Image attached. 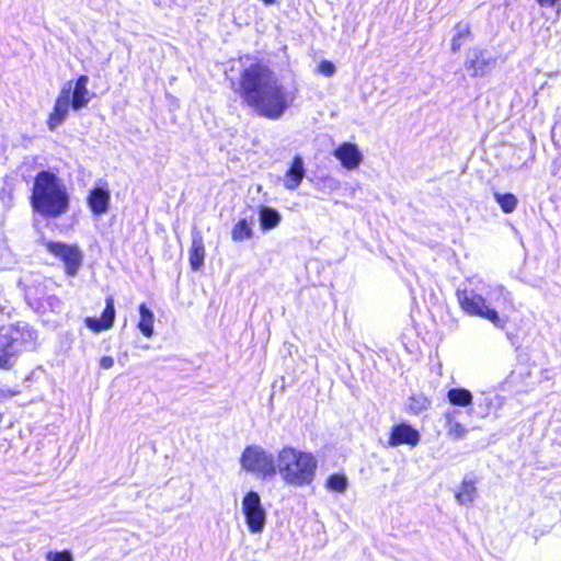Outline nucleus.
Returning <instances> with one entry per match:
<instances>
[{
	"mask_svg": "<svg viewBox=\"0 0 561 561\" xmlns=\"http://www.w3.org/2000/svg\"><path fill=\"white\" fill-rule=\"evenodd\" d=\"M237 93L256 114L273 121L283 117L296 100V92L262 64H252L241 72Z\"/></svg>",
	"mask_w": 561,
	"mask_h": 561,
	"instance_id": "1",
	"label": "nucleus"
},
{
	"mask_svg": "<svg viewBox=\"0 0 561 561\" xmlns=\"http://www.w3.org/2000/svg\"><path fill=\"white\" fill-rule=\"evenodd\" d=\"M31 204L33 209L43 217H60L70 206L66 184L51 171L38 172L33 183Z\"/></svg>",
	"mask_w": 561,
	"mask_h": 561,
	"instance_id": "2",
	"label": "nucleus"
},
{
	"mask_svg": "<svg viewBox=\"0 0 561 561\" xmlns=\"http://www.w3.org/2000/svg\"><path fill=\"white\" fill-rule=\"evenodd\" d=\"M318 460L312 453L286 446L277 454V473L291 486L300 488L312 483Z\"/></svg>",
	"mask_w": 561,
	"mask_h": 561,
	"instance_id": "3",
	"label": "nucleus"
},
{
	"mask_svg": "<svg viewBox=\"0 0 561 561\" xmlns=\"http://www.w3.org/2000/svg\"><path fill=\"white\" fill-rule=\"evenodd\" d=\"M36 332L26 323L0 328V367L9 368L15 356L34 346Z\"/></svg>",
	"mask_w": 561,
	"mask_h": 561,
	"instance_id": "4",
	"label": "nucleus"
},
{
	"mask_svg": "<svg viewBox=\"0 0 561 561\" xmlns=\"http://www.w3.org/2000/svg\"><path fill=\"white\" fill-rule=\"evenodd\" d=\"M240 463L243 470L262 479H271L277 473V459L257 445L245 447Z\"/></svg>",
	"mask_w": 561,
	"mask_h": 561,
	"instance_id": "5",
	"label": "nucleus"
},
{
	"mask_svg": "<svg viewBox=\"0 0 561 561\" xmlns=\"http://www.w3.org/2000/svg\"><path fill=\"white\" fill-rule=\"evenodd\" d=\"M457 300L461 309L470 314L489 320L494 327L504 329L507 320L499 316L497 311L486 305L485 298L474 290L457 289Z\"/></svg>",
	"mask_w": 561,
	"mask_h": 561,
	"instance_id": "6",
	"label": "nucleus"
},
{
	"mask_svg": "<svg viewBox=\"0 0 561 561\" xmlns=\"http://www.w3.org/2000/svg\"><path fill=\"white\" fill-rule=\"evenodd\" d=\"M241 508L250 533L261 534L264 530L267 514L260 494L255 491L247 492L242 499Z\"/></svg>",
	"mask_w": 561,
	"mask_h": 561,
	"instance_id": "7",
	"label": "nucleus"
},
{
	"mask_svg": "<svg viewBox=\"0 0 561 561\" xmlns=\"http://www.w3.org/2000/svg\"><path fill=\"white\" fill-rule=\"evenodd\" d=\"M46 249L64 261L68 275L75 276L77 274L82 262V254L77 247L49 241L46 242Z\"/></svg>",
	"mask_w": 561,
	"mask_h": 561,
	"instance_id": "8",
	"label": "nucleus"
},
{
	"mask_svg": "<svg viewBox=\"0 0 561 561\" xmlns=\"http://www.w3.org/2000/svg\"><path fill=\"white\" fill-rule=\"evenodd\" d=\"M495 65V58L486 50L474 48L469 51L468 59L465 62L466 69L472 77H483Z\"/></svg>",
	"mask_w": 561,
	"mask_h": 561,
	"instance_id": "9",
	"label": "nucleus"
},
{
	"mask_svg": "<svg viewBox=\"0 0 561 561\" xmlns=\"http://www.w3.org/2000/svg\"><path fill=\"white\" fill-rule=\"evenodd\" d=\"M72 82L68 81L61 89L58 98L56 99L54 110L49 115L48 125L50 129H54L58 125H60L67 117L69 113V107L71 106L70 95H71Z\"/></svg>",
	"mask_w": 561,
	"mask_h": 561,
	"instance_id": "10",
	"label": "nucleus"
},
{
	"mask_svg": "<svg viewBox=\"0 0 561 561\" xmlns=\"http://www.w3.org/2000/svg\"><path fill=\"white\" fill-rule=\"evenodd\" d=\"M421 435L417 430L412 427L410 424L401 423L394 425L391 428V434L388 440L390 447H397L399 445L416 446L420 442Z\"/></svg>",
	"mask_w": 561,
	"mask_h": 561,
	"instance_id": "11",
	"label": "nucleus"
},
{
	"mask_svg": "<svg viewBox=\"0 0 561 561\" xmlns=\"http://www.w3.org/2000/svg\"><path fill=\"white\" fill-rule=\"evenodd\" d=\"M115 320V307L112 296L105 299V308L101 318L88 317L84 320L85 325L93 332H102L113 327Z\"/></svg>",
	"mask_w": 561,
	"mask_h": 561,
	"instance_id": "12",
	"label": "nucleus"
},
{
	"mask_svg": "<svg viewBox=\"0 0 561 561\" xmlns=\"http://www.w3.org/2000/svg\"><path fill=\"white\" fill-rule=\"evenodd\" d=\"M333 156L347 170L356 169L363 161V154L357 145L352 142H343L334 151Z\"/></svg>",
	"mask_w": 561,
	"mask_h": 561,
	"instance_id": "13",
	"label": "nucleus"
},
{
	"mask_svg": "<svg viewBox=\"0 0 561 561\" xmlns=\"http://www.w3.org/2000/svg\"><path fill=\"white\" fill-rule=\"evenodd\" d=\"M111 194L107 185H96L88 196V205L95 216H101L108 210Z\"/></svg>",
	"mask_w": 561,
	"mask_h": 561,
	"instance_id": "14",
	"label": "nucleus"
},
{
	"mask_svg": "<svg viewBox=\"0 0 561 561\" xmlns=\"http://www.w3.org/2000/svg\"><path fill=\"white\" fill-rule=\"evenodd\" d=\"M306 175L305 162L301 156H295L287 169L283 184L287 190H296Z\"/></svg>",
	"mask_w": 561,
	"mask_h": 561,
	"instance_id": "15",
	"label": "nucleus"
},
{
	"mask_svg": "<svg viewBox=\"0 0 561 561\" xmlns=\"http://www.w3.org/2000/svg\"><path fill=\"white\" fill-rule=\"evenodd\" d=\"M89 77L85 75L80 76L73 89H71V107L75 111H79L88 105L92 98V93L88 90Z\"/></svg>",
	"mask_w": 561,
	"mask_h": 561,
	"instance_id": "16",
	"label": "nucleus"
},
{
	"mask_svg": "<svg viewBox=\"0 0 561 561\" xmlns=\"http://www.w3.org/2000/svg\"><path fill=\"white\" fill-rule=\"evenodd\" d=\"M205 247L204 239L199 231H193L192 245L190 249V265L193 271L199 270L204 264Z\"/></svg>",
	"mask_w": 561,
	"mask_h": 561,
	"instance_id": "17",
	"label": "nucleus"
},
{
	"mask_svg": "<svg viewBox=\"0 0 561 561\" xmlns=\"http://www.w3.org/2000/svg\"><path fill=\"white\" fill-rule=\"evenodd\" d=\"M259 220L262 231H268L279 225L282 216L279 211L273 207L260 206Z\"/></svg>",
	"mask_w": 561,
	"mask_h": 561,
	"instance_id": "18",
	"label": "nucleus"
},
{
	"mask_svg": "<svg viewBox=\"0 0 561 561\" xmlns=\"http://www.w3.org/2000/svg\"><path fill=\"white\" fill-rule=\"evenodd\" d=\"M138 309L140 316L138 329L146 337H151L153 335L154 314L145 304H141Z\"/></svg>",
	"mask_w": 561,
	"mask_h": 561,
	"instance_id": "19",
	"label": "nucleus"
},
{
	"mask_svg": "<svg viewBox=\"0 0 561 561\" xmlns=\"http://www.w3.org/2000/svg\"><path fill=\"white\" fill-rule=\"evenodd\" d=\"M455 412L447 411L445 413L447 435L453 440H459L465 437L467 430L465 426L455 420Z\"/></svg>",
	"mask_w": 561,
	"mask_h": 561,
	"instance_id": "20",
	"label": "nucleus"
},
{
	"mask_svg": "<svg viewBox=\"0 0 561 561\" xmlns=\"http://www.w3.org/2000/svg\"><path fill=\"white\" fill-rule=\"evenodd\" d=\"M477 495V489L472 480L465 479L456 493V500L460 505H470Z\"/></svg>",
	"mask_w": 561,
	"mask_h": 561,
	"instance_id": "21",
	"label": "nucleus"
},
{
	"mask_svg": "<svg viewBox=\"0 0 561 561\" xmlns=\"http://www.w3.org/2000/svg\"><path fill=\"white\" fill-rule=\"evenodd\" d=\"M448 401L453 405L468 407L472 403V393L465 388H453L447 392Z\"/></svg>",
	"mask_w": 561,
	"mask_h": 561,
	"instance_id": "22",
	"label": "nucleus"
},
{
	"mask_svg": "<svg viewBox=\"0 0 561 561\" xmlns=\"http://www.w3.org/2000/svg\"><path fill=\"white\" fill-rule=\"evenodd\" d=\"M430 407L431 400L422 393L411 396L407 401L408 412L415 415L426 411Z\"/></svg>",
	"mask_w": 561,
	"mask_h": 561,
	"instance_id": "23",
	"label": "nucleus"
},
{
	"mask_svg": "<svg viewBox=\"0 0 561 561\" xmlns=\"http://www.w3.org/2000/svg\"><path fill=\"white\" fill-rule=\"evenodd\" d=\"M231 237L234 242H242L253 237V229L247 219H241L233 226Z\"/></svg>",
	"mask_w": 561,
	"mask_h": 561,
	"instance_id": "24",
	"label": "nucleus"
},
{
	"mask_svg": "<svg viewBox=\"0 0 561 561\" xmlns=\"http://www.w3.org/2000/svg\"><path fill=\"white\" fill-rule=\"evenodd\" d=\"M494 198H495L496 203L500 205L503 213L511 214L516 209L518 201L514 194H512V193H505V194L494 193Z\"/></svg>",
	"mask_w": 561,
	"mask_h": 561,
	"instance_id": "25",
	"label": "nucleus"
},
{
	"mask_svg": "<svg viewBox=\"0 0 561 561\" xmlns=\"http://www.w3.org/2000/svg\"><path fill=\"white\" fill-rule=\"evenodd\" d=\"M347 478L344 474H332L327 480V488L331 491L344 493L347 489Z\"/></svg>",
	"mask_w": 561,
	"mask_h": 561,
	"instance_id": "26",
	"label": "nucleus"
},
{
	"mask_svg": "<svg viewBox=\"0 0 561 561\" xmlns=\"http://www.w3.org/2000/svg\"><path fill=\"white\" fill-rule=\"evenodd\" d=\"M470 33L468 25H457L456 27V34L454 35L451 39V50L458 51L462 45V38L468 36Z\"/></svg>",
	"mask_w": 561,
	"mask_h": 561,
	"instance_id": "27",
	"label": "nucleus"
},
{
	"mask_svg": "<svg viewBox=\"0 0 561 561\" xmlns=\"http://www.w3.org/2000/svg\"><path fill=\"white\" fill-rule=\"evenodd\" d=\"M46 561H73V557L69 550L49 551L46 554Z\"/></svg>",
	"mask_w": 561,
	"mask_h": 561,
	"instance_id": "28",
	"label": "nucleus"
},
{
	"mask_svg": "<svg viewBox=\"0 0 561 561\" xmlns=\"http://www.w3.org/2000/svg\"><path fill=\"white\" fill-rule=\"evenodd\" d=\"M335 70L336 68L334 64L329 60H322L318 66V71L325 77L333 76L335 73Z\"/></svg>",
	"mask_w": 561,
	"mask_h": 561,
	"instance_id": "29",
	"label": "nucleus"
},
{
	"mask_svg": "<svg viewBox=\"0 0 561 561\" xmlns=\"http://www.w3.org/2000/svg\"><path fill=\"white\" fill-rule=\"evenodd\" d=\"M114 365V358L111 357V356H103L101 359H100V366L101 368L103 369H110L112 368Z\"/></svg>",
	"mask_w": 561,
	"mask_h": 561,
	"instance_id": "30",
	"label": "nucleus"
},
{
	"mask_svg": "<svg viewBox=\"0 0 561 561\" xmlns=\"http://www.w3.org/2000/svg\"><path fill=\"white\" fill-rule=\"evenodd\" d=\"M494 400L499 403V405H501V404H502V402H503V398H502V397H500V396H495V397H494Z\"/></svg>",
	"mask_w": 561,
	"mask_h": 561,
	"instance_id": "31",
	"label": "nucleus"
},
{
	"mask_svg": "<svg viewBox=\"0 0 561 561\" xmlns=\"http://www.w3.org/2000/svg\"><path fill=\"white\" fill-rule=\"evenodd\" d=\"M265 4H273L276 0H262Z\"/></svg>",
	"mask_w": 561,
	"mask_h": 561,
	"instance_id": "32",
	"label": "nucleus"
},
{
	"mask_svg": "<svg viewBox=\"0 0 561 561\" xmlns=\"http://www.w3.org/2000/svg\"><path fill=\"white\" fill-rule=\"evenodd\" d=\"M499 289H500L501 294H503V293H504V287L499 286Z\"/></svg>",
	"mask_w": 561,
	"mask_h": 561,
	"instance_id": "33",
	"label": "nucleus"
},
{
	"mask_svg": "<svg viewBox=\"0 0 561 561\" xmlns=\"http://www.w3.org/2000/svg\"><path fill=\"white\" fill-rule=\"evenodd\" d=\"M485 401H488V405L492 403V400H489L488 398H485Z\"/></svg>",
	"mask_w": 561,
	"mask_h": 561,
	"instance_id": "34",
	"label": "nucleus"
}]
</instances>
